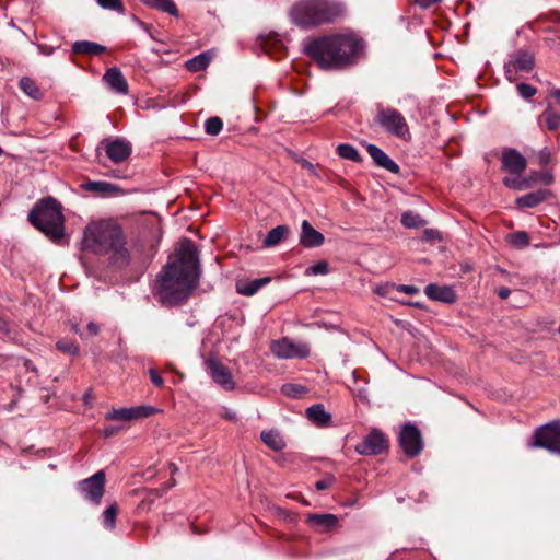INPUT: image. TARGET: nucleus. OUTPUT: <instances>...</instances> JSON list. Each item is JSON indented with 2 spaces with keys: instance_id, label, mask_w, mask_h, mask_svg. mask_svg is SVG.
Instances as JSON below:
<instances>
[{
  "instance_id": "1",
  "label": "nucleus",
  "mask_w": 560,
  "mask_h": 560,
  "mask_svg": "<svg viewBox=\"0 0 560 560\" xmlns=\"http://www.w3.org/2000/svg\"><path fill=\"white\" fill-rule=\"evenodd\" d=\"M176 255L177 259L166 264L156 280L154 295L165 306L184 303L200 276L198 249L190 238L179 242Z\"/></svg>"
},
{
  "instance_id": "2",
  "label": "nucleus",
  "mask_w": 560,
  "mask_h": 560,
  "mask_svg": "<svg viewBox=\"0 0 560 560\" xmlns=\"http://www.w3.org/2000/svg\"><path fill=\"white\" fill-rule=\"evenodd\" d=\"M361 48L360 40L351 35L335 34L312 38L304 44L303 51L320 69H341L353 62Z\"/></svg>"
},
{
  "instance_id": "3",
  "label": "nucleus",
  "mask_w": 560,
  "mask_h": 560,
  "mask_svg": "<svg viewBox=\"0 0 560 560\" xmlns=\"http://www.w3.org/2000/svg\"><path fill=\"white\" fill-rule=\"evenodd\" d=\"M120 226L107 222L89 226L84 232L83 247L96 255H109L110 264L117 268L130 264V253Z\"/></svg>"
},
{
  "instance_id": "4",
  "label": "nucleus",
  "mask_w": 560,
  "mask_h": 560,
  "mask_svg": "<svg viewBox=\"0 0 560 560\" xmlns=\"http://www.w3.org/2000/svg\"><path fill=\"white\" fill-rule=\"evenodd\" d=\"M347 7L341 0H298L289 11L294 25L313 30L339 22L346 16Z\"/></svg>"
},
{
  "instance_id": "5",
  "label": "nucleus",
  "mask_w": 560,
  "mask_h": 560,
  "mask_svg": "<svg viewBox=\"0 0 560 560\" xmlns=\"http://www.w3.org/2000/svg\"><path fill=\"white\" fill-rule=\"evenodd\" d=\"M28 221L51 242L59 244L65 235V217L61 205L52 197L38 201L28 212Z\"/></svg>"
},
{
  "instance_id": "6",
  "label": "nucleus",
  "mask_w": 560,
  "mask_h": 560,
  "mask_svg": "<svg viewBox=\"0 0 560 560\" xmlns=\"http://www.w3.org/2000/svg\"><path fill=\"white\" fill-rule=\"evenodd\" d=\"M373 120L385 132L404 141L411 140L409 125L404 115L396 108L377 105Z\"/></svg>"
},
{
  "instance_id": "7",
  "label": "nucleus",
  "mask_w": 560,
  "mask_h": 560,
  "mask_svg": "<svg viewBox=\"0 0 560 560\" xmlns=\"http://www.w3.org/2000/svg\"><path fill=\"white\" fill-rule=\"evenodd\" d=\"M532 447L546 448L560 454V421H552L535 430Z\"/></svg>"
},
{
  "instance_id": "8",
  "label": "nucleus",
  "mask_w": 560,
  "mask_h": 560,
  "mask_svg": "<svg viewBox=\"0 0 560 560\" xmlns=\"http://www.w3.org/2000/svg\"><path fill=\"white\" fill-rule=\"evenodd\" d=\"M399 446L406 456L413 458L423 450V441L420 430L411 423H406L398 436Z\"/></svg>"
},
{
  "instance_id": "9",
  "label": "nucleus",
  "mask_w": 560,
  "mask_h": 560,
  "mask_svg": "<svg viewBox=\"0 0 560 560\" xmlns=\"http://www.w3.org/2000/svg\"><path fill=\"white\" fill-rule=\"evenodd\" d=\"M272 353L280 359H305L310 355V347L305 342H294L289 338H282L273 341L271 345Z\"/></svg>"
},
{
  "instance_id": "10",
  "label": "nucleus",
  "mask_w": 560,
  "mask_h": 560,
  "mask_svg": "<svg viewBox=\"0 0 560 560\" xmlns=\"http://www.w3.org/2000/svg\"><path fill=\"white\" fill-rule=\"evenodd\" d=\"M78 488L85 500L100 504L105 491V472L98 470L92 477L81 480Z\"/></svg>"
},
{
  "instance_id": "11",
  "label": "nucleus",
  "mask_w": 560,
  "mask_h": 560,
  "mask_svg": "<svg viewBox=\"0 0 560 560\" xmlns=\"http://www.w3.org/2000/svg\"><path fill=\"white\" fill-rule=\"evenodd\" d=\"M101 145L106 156L115 164L124 163L132 153L131 142L122 138H106L101 142Z\"/></svg>"
},
{
  "instance_id": "12",
  "label": "nucleus",
  "mask_w": 560,
  "mask_h": 560,
  "mask_svg": "<svg viewBox=\"0 0 560 560\" xmlns=\"http://www.w3.org/2000/svg\"><path fill=\"white\" fill-rule=\"evenodd\" d=\"M387 447V439L384 433L378 430H373L355 445L354 450L361 455H380L386 451Z\"/></svg>"
},
{
  "instance_id": "13",
  "label": "nucleus",
  "mask_w": 560,
  "mask_h": 560,
  "mask_svg": "<svg viewBox=\"0 0 560 560\" xmlns=\"http://www.w3.org/2000/svg\"><path fill=\"white\" fill-rule=\"evenodd\" d=\"M212 380L224 389H234V381L228 366L220 362L217 358H210L207 362Z\"/></svg>"
},
{
  "instance_id": "14",
  "label": "nucleus",
  "mask_w": 560,
  "mask_h": 560,
  "mask_svg": "<svg viewBox=\"0 0 560 560\" xmlns=\"http://www.w3.org/2000/svg\"><path fill=\"white\" fill-rule=\"evenodd\" d=\"M502 166L505 171L514 175H521L526 166V159L515 149H510L502 154Z\"/></svg>"
},
{
  "instance_id": "15",
  "label": "nucleus",
  "mask_w": 560,
  "mask_h": 560,
  "mask_svg": "<svg viewBox=\"0 0 560 560\" xmlns=\"http://www.w3.org/2000/svg\"><path fill=\"white\" fill-rule=\"evenodd\" d=\"M324 242V235L304 220L301 224L300 244L305 248H315L322 246Z\"/></svg>"
},
{
  "instance_id": "16",
  "label": "nucleus",
  "mask_w": 560,
  "mask_h": 560,
  "mask_svg": "<svg viewBox=\"0 0 560 560\" xmlns=\"http://www.w3.org/2000/svg\"><path fill=\"white\" fill-rule=\"evenodd\" d=\"M103 80L115 93L126 95L129 91L128 82L117 67L108 68Z\"/></svg>"
},
{
  "instance_id": "17",
  "label": "nucleus",
  "mask_w": 560,
  "mask_h": 560,
  "mask_svg": "<svg viewBox=\"0 0 560 560\" xmlns=\"http://www.w3.org/2000/svg\"><path fill=\"white\" fill-rule=\"evenodd\" d=\"M425 295L439 302H444L452 304L456 301V293L454 289L450 285H439L435 283H430L424 289Z\"/></svg>"
},
{
  "instance_id": "18",
  "label": "nucleus",
  "mask_w": 560,
  "mask_h": 560,
  "mask_svg": "<svg viewBox=\"0 0 560 560\" xmlns=\"http://www.w3.org/2000/svg\"><path fill=\"white\" fill-rule=\"evenodd\" d=\"M366 150L377 166L383 167L393 174L399 173V165L394 160H392L381 148L375 144H368Z\"/></svg>"
},
{
  "instance_id": "19",
  "label": "nucleus",
  "mask_w": 560,
  "mask_h": 560,
  "mask_svg": "<svg viewBox=\"0 0 560 560\" xmlns=\"http://www.w3.org/2000/svg\"><path fill=\"white\" fill-rule=\"evenodd\" d=\"M306 417L317 427H328L331 415L326 411L324 405L315 404L306 409Z\"/></svg>"
},
{
  "instance_id": "20",
  "label": "nucleus",
  "mask_w": 560,
  "mask_h": 560,
  "mask_svg": "<svg viewBox=\"0 0 560 560\" xmlns=\"http://www.w3.org/2000/svg\"><path fill=\"white\" fill-rule=\"evenodd\" d=\"M72 51L79 55L98 56L106 51V47L90 40H78L73 43Z\"/></svg>"
},
{
  "instance_id": "21",
  "label": "nucleus",
  "mask_w": 560,
  "mask_h": 560,
  "mask_svg": "<svg viewBox=\"0 0 560 560\" xmlns=\"http://www.w3.org/2000/svg\"><path fill=\"white\" fill-rule=\"evenodd\" d=\"M548 196V191L545 189H538L536 191H530L525 194L516 199V205L518 208H534L542 202Z\"/></svg>"
},
{
  "instance_id": "22",
  "label": "nucleus",
  "mask_w": 560,
  "mask_h": 560,
  "mask_svg": "<svg viewBox=\"0 0 560 560\" xmlns=\"http://www.w3.org/2000/svg\"><path fill=\"white\" fill-rule=\"evenodd\" d=\"M290 234L288 225H278L271 229L262 241L264 247H275L279 245Z\"/></svg>"
},
{
  "instance_id": "23",
  "label": "nucleus",
  "mask_w": 560,
  "mask_h": 560,
  "mask_svg": "<svg viewBox=\"0 0 560 560\" xmlns=\"http://www.w3.org/2000/svg\"><path fill=\"white\" fill-rule=\"evenodd\" d=\"M307 522L319 530H328L338 524V517L334 514H311Z\"/></svg>"
},
{
  "instance_id": "24",
  "label": "nucleus",
  "mask_w": 560,
  "mask_h": 560,
  "mask_svg": "<svg viewBox=\"0 0 560 560\" xmlns=\"http://www.w3.org/2000/svg\"><path fill=\"white\" fill-rule=\"evenodd\" d=\"M510 62L512 63L513 69L528 72L534 67V56L526 50H518L512 57Z\"/></svg>"
},
{
  "instance_id": "25",
  "label": "nucleus",
  "mask_w": 560,
  "mask_h": 560,
  "mask_svg": "<svg viewBox=\"0 0 560 560\" xmlns=\"http://www.w3.org/2000/svg\"><path fill=\"white\" fill-rule=\"evenodd\" d=\"M19 88L25 95L34 101H40L44 97V93L36 81L30 77H22L19 80Z\"/></svg>"
},
{
  "instance_id": "26",
  "label": "nucleus",
  "mask_w": 560,
  "mask_h": 560,
  "mask_svg": "<svg viewBox=\"0 0 560 560\" xmlns=\"http://www.w3.org/2000/svg\"><path fill=\"white\" fill-rule=\"evenodd\" d=\"M83 188L88 191L96 192L102 196L112 195L122 191L120 187L108 182H88L83 185Z\"/></svg>"
},
{
  "instance_id": "27",
  "label": "nucleus",
  "mask_w": 560,
  "mask_h": 560,
  "mask_svg": "<svg viewBox=\"0 0 560 560\" xmlns=\"http://www.w3.org/2000/svg\"><path fill=\"white\" fill-rule=\"evenodd\" d=\"M270 280L271 279L269 277H265V278L254 279L252 281L244 282V283H237L236 290L242 295L252 296L259 289H261L264 285L269 283Z\"/></svg>"
},
{
  "instance_id": "28",
  "label": "nucleus",
  "mask_w": 560,
  "mask_h": 560,
  "mask_svg": "<svg viewBox=\"0 0 560 560\" xmlns=\"http://www.w3.org/2000/svg\"><path fill=\"white\" fill-rule=\"evenodd\" d=\"M147 7L178 16V10L173 0H141Z\"/></svg>"
},
{
  "instance_id": "29",
  "label": "nucleus",
  "mask_w": 560,
  "mask_h": 560,
  "mask_svg": "<svg viewBox=\"0 0 560 560\" xmlns=\"http://www.w3.org/2000/svg\"><path fill=\"white\" fill-rule=\"evenodd\" d=\"M539 121H544L548 130H556L560 126V114L551 105H548L539 116Z\"/></svg>"
},
{
  "instance_id": "30",
  "label": "nucleus",
  "mask_w": 560,
  "mask_h": 560,
  "mask_svg": "<svg viewBox=\"0 0 560 560\" xmlns=\"http://www.w3.org/2000/svg\"><path fill=\"white\" fill-rule=\"evenodd\" d=\"M336 152L341 159L349 160L352 162L360 163L363 160L359 151L353 145L348 143L339 144L336 149Z\"/></svg>"
},
{
  "instance_id": "31",
  "label": "nucleus",
  "mask_w": 560,
  "mask_h": 560,
  "mask_svg": "<svg viewBox=\"0 0 560 560\" xmlns=\"http://www.w3.org/2000/svg\"><path fill=\"white\" fill-rule=\"evenodd\" d=\"M261 440L266 445H268L273 451H280L284 447L283 440L281 439L280 434L275 430L261 432Z\"/></svg>"
},
{
  "instance_id": "32",
  "label": "nucleus",
  "mask_w": 560,
  "mask_h": 560,
  "mask_svg": "<svg viewBox=\"0 0 560 560\" xmlns=\"http://www.w3.org/2000/svg\"><path fill=\"white\" fill-rule=\"evenodd\" d=\"M401 224L407 229H419L425 225V220L413 211H406L401 214Z\"/></svg>"
},
{
  "instance_id": "33",
  "label": "nucleus",
  "mask_w": 560,
  "mask_h": 560,
  "mask_svg": "<svg viewBox=\"0 0 560 560\" xmlns=\"http://www.w3.org/2000/svg\"><path fill=\"white\" fill-rule=\"evenodd\" d=\"M210 62V56L207 52H201L190 60L187 61V69L192 72H198L205 70Z\"/></svg>"
},
{
  "instance_id": "34",
  "label": "nucleus",
  "mask_w": 560,
  "mask_h": 560,
  "mask_svg": "<svg viewBox=\"0 0 560 560\" xmlns=\"http://www.w3.org/2000/svg\"><path fill=\"white\" fill-rule=\"evenodd\" d=\"M106 419L122 420V421L135 420L136 417H135L133 407L114 409L113 411H110L106 415Z\"/></svg>"
},
{
  "instance_id": "35",
  "label": "nucleus",
  "mask_w": 560,
  "mask_h": 560,
  "mask_svg": "<svg viewBox=\"0 0 560 560\" xmlns=\"http://www.w3.org/2000/svg\"><path fill=\"white\" fill-rule=\"evenodd\" d=\"M508 241L516 248H524L529 244V236L525 231H517L509 234Z\"/></svg>"
},
{
  "instance_id": "36",
  "label": "nucleus",
  "mask_w": 560,
  "mask_h": 560,
  "mask_svg": "<svg viewBox=\"0 0 560 560\" xmlns=\"http://www.w3.org/2000/svg\"><path fill=\"white\" fill-rule=\"evenodd\" d=\"M118 508L116 504L109 505L103 513V524L107 529H114L116 526V517Z\"/></svg>"
},
{
  "instance_id": "37",
  "label": "nucleus",
  "mask_w": 560,
  "mask_h": 560,
  "mask_svg": "<svg viewBox=\"0 0 560 560\" xmlns=\"http://www.w3.org/2000/svg\"><path fill=\"white\" fill-rule=\"evenodd\" d=\"M56 347L59 351L69 355L79 354V346L70 339H60L57 341Z\"/></svg>"
},
{
  "instance_id": "38",
  "label": "nucleus",
  "mask_w": 560,
  "mask_h": 560,
  "mask_svg": "<svg viewBox=\"0 0 560 560\" xmlns=\"http://www.w3.org/2000/svg\"><path fill=\"white\" fill-rule=\"evenodd\" d=\"M223 128V121L220 117H210L205 122L206 132L210 136H217Z\"/></svg>"
},
{
  "instance_id": "39",
  "label": "nucleus",
  "mask_w": 560,
  "mask_h": 560,
  "mask_svg": "<svg viewBox=\"0 0 560 560\" xmlns=\"http://www.w3.org/2000/svg\"><path fill=\"white\" fill-rule=\"evenodd\" d=\"M96 2L104 10L115 11L119 14L125 13V7L121 0H96Z\"/></svg>"
},
{
  "instance_id": "40",
  "label": "nucleus",
  "mask_w": 560,
  "mask_h": 560,
  "mask_svg": "<svg viewBox=\"0 0 560 560\" xmlns=\"http://www.w3.org/2000/svg\"><path fill=\"white\" fill-rule=\"evenodd\" d=\"M307 276H317L328 273V264L325 260H320L313 266L308 267L305 271Z\"/></svg>"
},
{
  "instance_id": "41",
  "label": "nucleus",
  "mask_w": 560,
  "mask_h": 560,
  "mask_svg": "<svg viewBox=\"0 0 560 560\" xmlns=\"http://www.w3.org/2000/svg\"><path fill=\"white\" fill-rule=\"evenodd\" d=\"M516 90H517L518 94L525 100H529L537 93V89L535 86L524 83V82L518 83L516 85Z\"/></svg>"
},
{
  "instance_id": "42",
  "label": "nucleus",
  "mask_w": 560,
  "mask_h": 560,
  "mask_svg": "<svg viewBox=\"0 0 560 560\" xmlns=\"http://www.w3.org/2000/svg\"><path fill=\"white\" fill-rule=\"evenodd\" d=\"M282 393L291 397H300L305 393V388L300 385L287 384L282 387Z\"/></svg>"
},
{
  "instance_id": "43",
  "label": "nucleus",
  "mask_w": 560,
  "mask_h": 560,
  "mask_svg": "<svg viewBox=\"0 0 560 560\" xmlns=\"http://www.w3.org/2000/svg\"><path fill=\"white\" fill-rule=\"evenodd\" d=\"M133 411L136 419H140L153 415L156 411V409L151 406H138L133 407Z\"/></svg>"
},
{
  "instance_id": "44",
  "label": "nucleus",
  "mask_w": 560,
  "mask_h": 560,
  "mask_svg": "<svg viewBox=\"0 0 560 560\" xmlns=\"http://www.w3.org/2000/svg\"><path fill=\"white\" fill-rule=\"evenodd\" d=\"M503 184L506 187L515 189V190H522V189L525 188L524 183L522 180H520L518 178L504 177L503 178Z\"/></svg>"
},
{
  "instance_id": "45",
  "label": "nucleus",
  "mask_w": 560,
  "mask_h": 560,
  "mask_svg": "<svg viewBox=\"0 0 560 560\" xmlns=\"http://www.w3.org/2000/svg\"><path fill=\"white\" fill-rule=\"evenodd\" d=\"M334 482H335L334 476H327L324 479L317 480L315 482V488L319 491H323V490L329 489L334 485Z\"/></svg>"
},
{
  "instance_id": "46",
  "label": "nucleus",
  "mask_w": 560,
  "mask_h": 560,
  "mask_svg": "<svg viewBox=\"0 0 560 560\" xmlns=\"http://www.w3.org/2000/svg\"><path fill=\"white\" fill-rule=\"evenodd\" d=\"M149 376L154 386L162 387L164 385L163 377L155 369H149Z\"/></svg>"
},
{
  "instance_id": "47",
  "label": "nucleus",
  "mask_w": 560,
  "mask_h": 560,
  "mask_svg": "<svg viewBox=\"0 0 560 560\" xmlns=\"http://www.w3.org/2000/svg\"><path fill=\"white\" fill-rule=\"evenodd\" d=\"M423 238L428 242L441 240V233L438 230L434 229H427L423 232Z\"/></svg>"
},
{
  "instance_id": "48",
  "label": "nucleus",
  "mask_w": 560,
  "mask_h": 560,
  "mask_svg": "<svg viewBox=\"0 0 560 560\" xmlns=\"http://www.w3.org/2000/svg\"><path fill=\"white\" fill-rule=\"evenodd\" d=\"M105 175L108 177L118 178V179H125L128 177V173L125 170H108L105 173Z\"/></svg>"
},
{
  "instance_id": "49",
  "label": "nucleus",
  "mask_w": 560,
  "mask_h": 560,
  "mask_svg": "<svg viewBox=\"0 0 560 560\" xmlns=\"http://www.w3.org/2000/svg\"><path fill=\"white\" fill-rule=\"evenodd\" d=\"M504 72H505V77L509 81L512 82L515 80V74H516L517 70L513 69V66L510 61L504 65Z\"/></svg>"
},
{
  "instance_id": "50",
  "label": "nucleus",
  "mask_w": 560,
  "mask_h": 560,
  "mask_svg": "<svg viewBox=\"0 0 560 560\" xmlns=\"http://www.w3.org/2000/svg\"><path fill=\"white\" fill-rule=\"evenodd\" d=\"M398 291L402 292V293H406V294H409V295H415L416 293H418L419 290H418V288H416L413 285L401 284L398 288Z\"/></svg>"
},
{
  "instance_id": "51",
  "label": "nucleus",
  "mask_w": 560,
  "mask_h": 560,
  "mask_svg": "<svg viewBox=\"0 0 560 560\" xmlns=\"http://www.w3.org/2000/svg\"><path fill=\"white\" fill-rule=\"evenodd\" d=\"M86 331L90 336H96L100 331L97 324L90 322L86 326Z\"/></svg>"
},
{
  "instance_id": "52",
  "label": "nucleus",
  "mask_w": 560,
  "mask_h": 560,
  "mask_svg": "<svg viewBox=\"0 0 560 560\" xmlns=\"http://www.w3.org/2000/svg\"><path fill=\"white\" fill-rule=\"evenodd\" d=\"M422 8H429L433 4L441 2L442 0H415Z\"/></svg>"
},
{
  "instance_id": "53",
  "label": "nucleus",
  "mask_w": 560,
  "mask_h": 560,
  "mask_svg": "<svg viewBox=\"0 0 560 560\" xmlns=\"http://www.w3.org/2000/svg\"><path fill=\"white\" fill-rule=\"evenodd\" d=\"M511 290L506 287H500L498 290V295L500 299L505 300L510 296Z\"/></svg>"
},
{
  "instance_id": "54",
  "label": "nucleus",
  "mask_w": 560,
  "mask_h": 560,
  "mask_svg": "<svg viewBox=\"0 0 560 560\" xmlns=\"http://www.w3.org/2000/svg\"><path fill=\"white\" fill-rule=\"evenodd\" d=\"M9 331L8 323L0 317V335L7 336Z\"/></svg>"
},
{
  "instance_id": "55",
  "label": "nucleus",
  "mask_w": 560,
  "mask_h": 560,
  "mask_svg": "<svg viewBox=\"0 0 560 560\" xmlns=\"http://www.w3.org/2000/svg\"><path fill=\"white\" fill-rule=\"evenodd\" d=\"M117 432H118V428H116V427H108V428L104 429L103 433H104L105 438H110V436L115 435Z\"/></svg>"
},
{
  "instance_id": "56",
  "label": "nucleus",
  "mask_w": 560,
  "mask_h": 560,
  "mask_svg": "<svg viewBox=\"0 0 560 560\" xmlns=\"http://www.w3.org/2000/svg\"><path fill=\"white\" fill-rule=\"evenodd\" d=\"M540 163L547 164L550 161V153L547 151H541L539 154Z\"/></svg>"
},
{
  "instance_id": "57",
  "label": "nucleus",
  "mask_w": 560,
  "mask_h": 560,
  "mask_svg": "<svg viewBox=\"0 0 560 560\" xmlns=\"http://www.w3.org/2000/svg\"><path fill=\"white\" fill-rule=\"evenodd\" d=\"M552 97H555V100L558 102V104L560 105V89H556L552 91L551 93Z\"/></svg>"
},
{
  "instance_id": "58",
  "label": "nucleus",
  "mask_w": 560,
  "mask_h": 560,
  "mask_svg": "<svg viewBox=\"0 0 560 560\" xmlns=\"http://www.w3.org/2000/svg\"><path fill=\"white\" fill-rule=\"evenodd\" d=\"M72 329H73L77 334H79L81 337H83L82 332L80 331V328H79V325H78V324L73 325Z\"/></svg>"
},
{
  "instance_id": "59",
  "label": "nucleus",
  "mask_w": 560,
  "mask_h": 560,
  "mask_svg": "<svg viewBox=\"0 0 560 560\" xmlns=\"http://www.w3.org/2000/svg\"><path fill=\"white\" fill-rule=\"evenodd\" d=\"M305 165L307 166V168L312 170L313 168V164L308 163V162H305Z\"/></svg>"
},
{
  "instance_id": "60",
  "label": "nucleus",
  "mask_w": 560,
  "mask_h": 560,
  "mask_svg": "<svg viewBox=\"0 0 560 560\" xmlns=\"http://www.w3.org/2000/svg\"><path fill=\"white\" fill-rule=\"evenodd\" d=\"M42 52H43V54H45V55H49V54H50V50L45 49V50H43Z\"/></svg>"
},
{
  "instance_id": "61",
  "label": "nucleus",
  "mask_w": 560,
  "mask_h": 560,
  "mask_svg": "<svg viewBox=\"0 0 560 560\" xmlns=\"http://www.w3.org/2000/svg\"><path fill=\"white\" fill-rule=\"evenodd\" d=\"M174 486H175V481H172V482L168 485L167 489H168V488H172V487H174Z\"/></svg>"
},
{
  "instance_id": "62",
  "label": "nucleus",
  "mask_w": 560,
  "mask_h": 560,
  "mask_svg": "<svg viewBox=\"0 0 560 560\" xmlns=\"http://www.w3.org/2000/svg\"><path fill=\"white\" fill-rule=\"evenodd\" d=\"M171 466L173 467V472L177 471V467H175L173 464H171Z\"/></svg>"
},
{
  "instance_id": "63",
  "label": "nucleus",
  "mask_w": 560,
  "mask_h": 560,
  "mask_svg": "<svg viewBox=\"0 0 560 560\" xmlns=\"http://www.w3.org/2000/svg\"><path fill=\"white\" fill-rule=\"evenodd\" d=\"M3 154V149L0 147V156Z\"/></svg>"
}]
</instances>
